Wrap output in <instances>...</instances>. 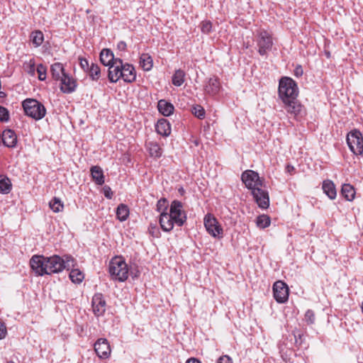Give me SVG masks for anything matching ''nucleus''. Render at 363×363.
<instances>
[{
  "instance_id": "nucleus-1",
  "label": "nucleus",
  "mask_w": 363,
  "mask_h": 363,
  "mask_svg": "<svg viewBox=\"0 0 363 363\" xmlns=\"http://www.w3.org/2000/svg\"><path fill=\"white\" fill-rule=\"evenodd\" d=\"M278 94L288 113L293 115L296 120L302 118L306 113L304 107L298 101V86L294 80L288 77L280 79Z\"/></svg>"
},
{
  "instance_id": "nucleus-2",
  "label": "nucleus",
  "mask_w": 363,
  "mask_h": 363,
  "mask_svg": "<svg viewBox=\"0 0 363 363\" xmlns=\"http://www.w3.org/2000/svg\"><path fill=\"white\" fill-rule=\"evenodd\" d=\"M72 261L73 258L70 256H66L65 259H63L59 255H33L30 260V265L38 276H43L61 272L63 269L69 268V262Z\"/></svg>"
},
{
  "instance_id": "nucleus-3",
  "label": "nucleus",
  "mask_w": 363,
  "mask_h": 363,
  "mask_svg": "<svg viewBox=\"0 0 363 363\" xmlns=\"http://www.w3.org/2000/svg\"><path fill=\"white\" fill-rule=\"evenodd\" d=\"M186 212L183 210V204L178 200H174L167 213L160 215L159 223L161 228L165 232L171 231L174 224L182 227L186 221Z\"/></svg>"
},
{
  "instance_id": "nucleus-4",
  "label": "nucleus",
  "mask_w": 363,
  "mask_h": 363,
  "mask_svg": "<svg viewBox=\"0 0 363 363\" xmlns=\"http://www.w3.org/2000/svg\"><path fill=\"white\" fill-rule=\"evenodd\" d=\"M22 107L25 115L35 121L43 118L47 113L45 106L35 99H26L22 101Z\"/></svg>"
},
{
  "instance_id": "nucleus-5",
  "label": "nucleus",
  "mask_w": 363,
  "mask_h": 363,
  "mask_svg": "<svg viewBox=\"0 0 363 363\" xmlns=\"http://www.w3.org/2000/svg\"><path fill=\"white\" fill-rule=\"evenodd\" d=\"M108 272L112 279L120 282L125 281L128 277V265L120 257L111 259L108 264Z\"/></svg>"
},
{
  "instance_id": "nucleus-6",
  "label": "nucleus",
  "mask_w": 363,
  "mask_h": 363,
  "mask_svg": "<svg viewBox=\"0 0 363 363\" xmlns=\"http://www.w3.org/2000/svg\"><path fill=\"white\" fill-rule=\"evenodd\" d=\"M255 41L258 48V53L264 56L267 55L273 46V40L272 35L264 29H259L257 31Z\"/></svg>"
},
{
  "instance_id": "nucleus-7",
  "label": "nucleus",
  "mask_w": 363,
  "mask_h": 363,
  "mask_svg": "<svg viewBox=\"0 0 363 363\" xmlns=\"http://www.w3.org/2000/svg\"><path fill=\"white\" fill-rule=\"evenodd\" d=\"M347 144L350 151L356 155L363 153V136L361 132L354 129L349 132L346 138Z\"/></svg>"
},
{
  "instance_id": "nucleus-8",
  "label": "nucleus",
  "mask_w": 363,
  "mask_h": 363,
  "mask_svg": "<svg viewBox=\"0 0 363 363\" xmlns=\"http://www.w3.org/2000/svg\"><path fill=\"white\" fill-rule=\"evenodd\" d=\"M203 223L206 231L215 238H220L223 235V230L217 218L211 213H207L203 218Z\"/></svg>"
},
{
  "instance_id": "nucleus-9",
  "label": "nucleus",
  "mask_w": 363,
  "mask_h": 363,
  "mask_svg": "<svg viewBox=\"0 0 363 363\" xmlns=\"http://www.w3.org/2000/svg\"><path fill=\"white\" fill-rule=\"evenodd\" d=\"M241 179L245 186L252 190V192L255 188L262 187L263 185V182L261 180L259 174L253 170L243 172L241 175Z\"/></svg>"
},
{
  "instance_id": "nucleus-10",
  "label": "nucleus",
  "mask_w": 363,
  "mask_h": 363,
  "mask_svg": "<svg viewBox=\"0 0 363 363\" xmlns=\"http://www.w3.org/2000/svg\"><path fill=\"white\" fill-rule=\"evenodd\" d=\"M273 295L274 299L280 303H284L289 298V287L282 281H277L273 285Z\"/></svg>"
},
{
  "instance_id": "nucleus-11",
  "label": "nucleus",
  "mask_w": 363,
  "mask_h": 363,
  "mask_svg": "<svg viewBox=\"0 0 363 363\" xmlns=\"http://www.w3.org/2000/svg\"><path fill=\"white\" fill-rule=\"evenodd\" d=\"M92 311L95 316H103L106 310V301L101 293L95 294L91 300Z\"/></svg>"
},
{
  "instance_id": "nucleus-12",
  "label": "nucleus",
  "mask_w": 363,
  "mask_h": 363,
  "mask_svg": "<svg viewBox=\"0 0 363 363\" xmlns=\"http://www.w3.org/2000/svg\"><path fill=\"white\" fill-rule=\"evenodd\" d=\"M116 62L108 65V78L112 83L117 82L121 78L123 79V60L116 58Z\"/></svg>"
},
{
  "instance_id": "nucleus-13",
  "label": "nucleus",
  "mask_w": 363,
  "mask_h": 363,
  "mask_svg": "<svg viewBox=\"0 0 363 363\" xmlns=\"http://www.w3.org/2000/svg\"><path fill=\"white\" fill-rule=\"evenodd\" d=\"M252 194L259 208L265 209L269 207V198L267 191L263 190L261 187L255 188Z\"/></svg>"
},
{
  "instance_id": "nucleus-14",
  "label": "nucleus",
  "mask_w": 363,
  "mask_h": 363,
  "mask_svg": "<svg viewBox=\"0 0 363 363\" xmlns=\"http://www.w3.org/2000/svg\"><path fill=\"white\" fill-rule=\"evenodd\" d=\"M94 350L99 358H108L111 354V348L108 340L105 338L99 339L94 344Z\"/></svg>"
},
{
  "instance_id": "nucleus-15",
  "label": "nucleus",
  "mask_w": 363,
  "mask_h": 363,
  "mask_svg": "<svg viewBox=\"0 0 363 363\" xmlns=\"http://www.w3.org/2000/svg\"><path fill=\"white\" fill-rule=\"evenodd\" d=\"M61 82L60 90L65 94L74 92L77 87L76 81L69 74H66L60 80Z\"/></svg>"
},
{
  "instance_id": "nucleus-16",
  "label": "nucleus",
  "mask_w": 363,
  "mask_h": 363,
  "mask_svg": "<svg viewBox=\"0 0 363 363\" xmlns=\"http://www.w3.org/2000/svg\"><path fill=\"white\" fill-rule=\"evenodd\" d=\"M3 144L10 148H13L17 144V135L14 130L11 129H6L1 135Z\"/></svg>"
},
{
  "instance_id": "nucleus-17",
  "label": "nucleus",
  "mask_w": 363,
  "mask_h": 363,
  "mask_svg": "<svg viewBox=\"0 0 363 363\" xmlns=\"http://www.w3.org/2000/svg\"><path fill=\"white\" fill-rule=\"evenodd\" d=\"M220 89V84L217 77H213L208 79L205 86V92L211 96L217 94Z\"/></svg>"
},
{
  "instance_id": "nucleus-18",
  "label": "nucleus",
  "mask_w": 363,
  "mask_h": 363,
  "mask_svg": "<svg viewBox=\"0 0 363 363\" xmlns=\"http://www.w3.org/2000/svg\"><path fill=\"white\" fill-rule=\"evenodd\" d=\"M136 72L135 67L128 63H123V79L127 83H132L135 81Z\"/></svg>"
},
{
  "instance_id": "nucleus-19",
  "label": "nucleus",
  "mask_w": 363,
  "mask_h": 363,
  "mask_svg": "<svg viewBox=\"0 0 363 363\" xmlns=\"http://www.w3.org/2000/svg\"><path fill=\"white\" fill-rule=\"evenodd\" d=\"M155 130L158 134L167 137L171 133L170 123L167 119L161 118L156 123Z\"/></svg>"
},
{
  "instance_id": "nucleus-20",
  "label": "nucleus",
  "mask_w": 363,
  "mask_h": 363,
  "mask_svg": "<svg viewBox=\"0 0 363 363\" xmlns=\"http://www.w3.org/2000/svg\"><path fill=\"white\" fill-rule=\"evenodd\" d=\"M157 108L159 112L164 116H169L174 111L173 104L164 99H161L158 101Z\"/></svg>"
},
{
  "instance_id": "nucleus-21",
  "label": "nucleus",
  "mask_w": 363,
  "mask_h": 363,
  "mask_svg": "<svg viewBox=\"0 0 363 363\" xmlns=\"http://www.w3.org/2000/svg\"><path fill=\"white\" fill-rule=\"evenodd\" d=\"M116 58L114 57L113 52L110 49H103L100 53V61L104 66H108L116 63Z\"/></svg>"
},
{
  "instance_id": "nucleus-22",
  "label": "nucleus",
  "mask_w": 363,
  "mask_h": 363,
  "mask_svg": "<svg viewBox=\"0 0 363 363\" xmlns=\"http://www.w3.org/2000/svg\"><path fill=\"white\" fill-rule=\"evenodd\" d=\"M91 175L93 181L97 185H102L104 184V175L103 169L99 166H93L90 169Z\"/></svg>"
},
{
  "instance_id": "nucleus-23",
  "label": "nucleus",
  "mask_w": 363,
  "mask_h": 363,
  "mask_svg": "<svg viewBox=\"0 0 363 363\" xmlns=\"http://www.w3.org/2000/svg\"><path fill=\"white\" fill-rule=\"evenodd\" d=\"M323 192L330 199H335L336 198L337 191L334 183L330 180H324L322 185Z\"/></svg>"
},
{
  "instance_id": "nucleus-24",
  "label": "nucleus",
  "mask_w": 363,
  "mask_h": 363,
  "mask_svg": "<svg viewBox=\"0 0 363 363\" xmlns=\"http://www.w3.org/2000/svg\"><path fill=\"white\" fill-rule=\"evenodd\" d=\"M52 77L55 80H60L67 73L65 72L63 65L60 62H55L50 67Z\"/></svg>"
},
{
  "instance_id": "nucleus-25",
  "label": "nucleus",
  "mask_w": 363,
  "mask_h": 363,
  "mask_svg": "<svg viewBox=\"0 0 363 363\" xmlns=\"http://www.w3.org/2000/svg\"><path fill=\"white\" fill-rule=\"evenodd\" d=\"M146 147L150 155L152 157L159 158L162 156V150L160 145L155 142L147 143Z\"/></svg>"
},
{
  "instance_id": "nucleus-26",
  "label": "nucleus",
  "mask_w": 363,
  "mask_h": 363,
  "mask_svg": "<svg viewBox=\"0 0 363 363\" xmlns=\"http://www.w3.org/2000/svg\"><path fill=\"white\" fill-rule=\"evenodd\" d=\"M341 194L347 201H352L355 197V190L350 184H344L342 186Z\"/></svg>"
},
{
  "instance_id": "nucleus-27",
  "label": "nucleus",
  "mask_w": 363,
  "mask_h": 363,
  "mask_svg": "<svg viewBox=\"0 0 363 363\" xmlns=\"http://www.w3.org/2000/svg\"><path fill=\"white\" fill-rule=\"evenodd\" d=\"M140 65L144 71H150L153 65L151 56L147 53H143L140 57Z\"/></svg>"
},
{
  "instance_id": "nucleus-28",
  "label": "nucleus",
  "mask_w": 363,
  "mask_h": 363,
  "mask_svg": "<svg viewBox=\"0 0 363 363\" xmlns=\"http://www.w3.org/2000/svg\"><path fill=\"white\" fill-rule=\"evenodd\" d=\"M12 189V184L10 179L7 177L0 176V193L8 194Z\"/></svg>"
},
{
  "instance_id": "nucleus-29",
  "label": "nucleus",
  "mask_w": 363,
  "mask_h": 363,
  "mask_svg": "<svg viewBox=\"0 0 363 363\" xmlns=\"http://www.w3.org/2000/svg\"><path fill=\"white\" fill-rule=\"evenodd\" d=\"M30 40L35 48L42 45L44 41V35L41 30H35L30 33Z\"/></svg>"
},
{
  "instance_id": "nucleus-30",
  "label": "nucleus",
  "mask_w": 363,
  "mask_h": 363,
  "mask_svg": "<svg viewBox=\"0 0 363 363\" xmlns=\"http://www.w3.org/2000/svg\"><path fill=\"white\" fill-rule=\"evenodd\" d=\"M128 216H129L128 207L123 203L119 204L116 209L117 218L120 221H125L128 218Z\"/></svg>"
},
{
  "instance_id": "nucleus-31",
  "label": "nucleus",
  "mask_w": 363,
  "mask_h": 363,
  "mask_svg": "<svg viewBox=\"0 0 363 363\" xmlns=\"http://www.w3.org/2000/svg\"><path fill=\"white\" fill-rule=\"evenodd\" d=\"M185 72L182 69L175 71L172 76V84L176 86H180L184 82Z\"/></svg>"
},
{
  "instance_id": "nucleus-32",
  "label": "nucleus",
  "mask_w": 363,
  "mask_h": 363,
  "mask_svg": "<svg viewBox=\"0 0 363 363\" xmlns=\"http://www.w3.org/2000/svg\"><path fill=\"white\" fill-rule=\"evenodd\" d=\"M50 208L55 213L62 211L64 208L63 203L59 198L54 197L49 203Z\"/></svg>"
},
{
  "instance_id": "nucleus-33",
  "label": "nucleus",
  "mask_w": 363,
  "mask_h": 363,
  "mask_svg": "<svg viewBox=\"0 0 363 363\" xmlns=\"http://www.w3.org/2000/svg\"><path fill=\"white\" fill-rule=\"evenodd\" d=\"M92 80H98L101 76V70L98 65L91 63L87 72Z\"/></svg>"
},
{
  "instance_id": "nucleus-34",
  "label": "nucleus",
  "mask_w": 363,
  "mask_h": 363,
  "mask_svg": "<svg viewBox=\"0 0 363 363\" xmlns=\"http://www.w3.org/2000/svg\"><path fill=\"white\" fill-rule=\"evenodd\" d=\"M271 223L269 216L262 214L259 216L256 220V224L259 228H265L268 227Z\"/></svg>"
},
{
  "instance_id": "nucleus-35",
  "label": "nucleus",
  "mask_w": 363,
  "mask_h": 363,
  "mask_svg": "<svg viewBox=\"0 0 363 363\" xmlns=\"http://www.w3.org/2000/svg\"><path fill=\"white\" fill-rule=\"evenodd\" d=\"M69 278L72 282L79 284L84 279V274L78 269H74L69 272Z\"/></svg>"
},
{
  "instance_id": "nucleus-36",
  "label": "nucleus",
  "mask_w": 363,
  "mask_h": 363,
  "mask_svg": "<svg viewBox=\"0 0 363 363\" xmlns=\"http://www.w3.org/2000/svg\"><path fill=\"white\" fill-rule=\"evenodd\" d=\"M156 210L160 214L168 213V201L165 198H161L159 199L156 204Z\"/></svg>"
},
{
  "instance_id": "nucleus-37",
  "label": "nucleus",
  "mask_w": 363,
  "mask_h": 363,
  "mask_svg": "<svg viewBox=\"0 0 363 363\" xmlns=\"http://www.w3.org/2000/svg\"><path fill=\"white\" fill-rule=\"evenodd\" d=\"M191 113L199 119H203L205 117V110L201 105H195L192 107Z\"/></svg>"
},
{
  "instance_id": "nucleus-38",
  "label": "nucleus",
  "mask_w": 363,
  "mask_h": 363,
  "mask_svg": "<svg viewBox=\"0 0 363 363\" xmlns=\"http://www.w3.org/2000/svg\"><path fill=\"white\" fill-rule=\"evenodd\" d=\"M201 30L204 34H210L213 30V25L210 21H203L200 24Z\"/></svg>"
},
{
  "instance_id": "nucleus-39",
  "label": "nucleus",
  "mask_w": 363,
  "mask_h": 363,
  "mask_svg": "<svg viewBox=\"0 0 363 363\" xmlns=\"http://www.w3.org/2000/svg\"><path fill=\"white\" fill-rule=\"evenodd\" d=\"M36 71L38 74V79L40 81H45L47 77V67L43 64H39Z\"/></svg>"
},
{
  "instance_id": "nucleus-40",
  "label": "nucleus",
  "mask_w": 363,
  "mask_h": 363,
  "mask_svg": "<svg viewBox=\"0 0 363 363\" xmlns=\"http://www.w3.org/2000/svg\"><path fill=\"white\" fill-rule=\"evenodd\" d=\"M10 119V114L9 110L0 106V121L1 122H8Z\"/></svg>"
},
{
  "instance_id": "nucleus-41",
  "label": "nucleus",
  "mask_w": 363,
  "mask_h": 363,
  "mask_svg": "<svg viewBox=\"0 0 363 363\" xmlns=\"http://www.w3.org/2000/svg\"><path fill=\"white\" fill-rule=\"evenodd\" d=\"M305 320L308 324H313L315 322V314L312 310L308 309L305 313Z\"/></svg>"
},
{
  "instance_id": "nucleus-42",
  "label": "nucleus",
  "mask_w": 363,
  "mask_h": 363,
  "mask_svg": "<svg viewBox=\"0 0 363 363\" xmlns=\"http://www.w3.org/2000/svg\"><path fill=\"white\" fill-rule=\"evenodd\" d=\"M79 65L81 68L86 72L90 67L88 60L82 57H79Z\"/></svg>"
},
{
  "instance_id": "nucleus-43",
  "label": "nucleus",
  "mask_w": 363,
  "mask_h": 363,
  "mask_svg": "<svg viewBox=\"0 0 363 363\" xmlns=\"http://www.w3.org/2000/svg\"><path fill=\"white\" fill-rule=\"evenodd\" d=\"M103 192H104V196L106 199H112L113 194V191H112L111 189L110 188V186H104L103 187Z\"/></svg>"
},
{
  "instance_id": "nucleus-44",
  "label": "nucleus",
  "mask_w": 363,
  "mask_h": 363,
  "mask_svg": "<svg viewBox=\"0 0 363 363\" xmlns=\"http://www.w3.org/2000/svg\"><path fill=\"white\" fill-rule=\"evenodd\" d=\"M217 363H233V360L229 356L223 355L218 358Z\"/></svg>"
},
{
  "instance_id": "nucleus-45",
  "label": "nucleus",
  "mask_w": 363,
  "mask_h": 363,
  "mask_svg": "<svg viewBox=\"0 0 363 363\" xmlns=\"http://www.w3.org/2000/svg\"><path fill=\"white\" fill-rule=\"evenodd\" d=\"M28 74L33 76L35 75V62L33 60H30V65L28 69Z\"/></svg>"
},
{
  "instance_id": "nucleus-46",
  "label": "nucleus",
  "mask_w": 363,
  "mask_h": 363,
  "mask_svg": "<svg viewBox=\"0 0 363 363\" xmlns=\"http://www.w3.org/2000/svg\"><path fill=\"white\" fill-rule=\"evenodd\" d=\"M6 334V328L2 321L0 320V340L3 339Z\"/></svg>"
},
{
  "instance_id": "nucleus-47",
  "label": "nucleus",
  "mask_w": 363,
  "mask_h": 363,
  "mask_svg": "<svg viewBox=\"0 0 363 363\" xmlns=\"http://www.w3.org/2000/svg\"><path fill=\"white\" fill-rule=\"evenodd\" d=\"M303 72L302 67L301 65L296 66V67L294 69L295 76L297 77H301L303 75Z\"/></svg>"
},
{
  "instance_id": "nucleus-48",
  "label": "nucleus",
  "mask_w": 363,
  "mask_h": 363,
  "mask_svg": "<svg viewBox=\"0 0 363 363\" xmlns=\"http://www.w3.org/2000/svg\"><path fill=\"white\" fill-rule=\"evenodd\" d=\"M127 45L125 42L121 40L119 41L117 44V48L121 51H125L126 50Z\"/></svg>"
},
{
  "instance_id": "nucleus-49",
  "label": "nucleus",
  "mask_w": 363,
  "mask_h": 363,
  "mask_svg": "<svg viewBox=\"0 0 363 363\" xmlns=\"http://www.w3.org/2000/svg\"><path fill=\"white\" fill-rule=\"evenodd\" d=\"M286 171L289 174H293L295 171V168L294 166L291 164H287L286 167Z\"/></svg>"
},
{
  "instance_id": "nucleus-50",
  "label": "nucleus",
  "mask_w": 363,
  "mask_h": 363,
  "mask_svg": "<svg viewBox=\"0 0 363 363\" xmlns=\"http://www.w3.org/2000/svg\"><path fill=\"white\" fill-rule=\"evenodd\" d=\"M186 363H201V362L196 358H190L186 362Z\"/></svg>"
},
{
  "instance_id": "nucleus-51",
  "label": "nucleus",
  "mask_w": 363,
  "mask_h": 363,
  "mask_svg": "<svg viewBox=\"0 0 363 363\" xmlns=\"http://www.w3.org/2000/svg\"><path fill=\"white\" fill-rule=\"evenodd\" d=\"M6 93H5V92H4V91H0V97H1V98H4V97H6Z\"/></svg>"
},
{
  "instance_id": "nucleus-52",
  "label": "nucleus",
  "mask_w": 363,
  "mask_h": 363,
  "mask_svg": "<svg viewBox=\"0 0 363 363\" xmlns=\"http://www.w3.org/2000/svg\"><path fill=\"white\" fill-rule=\"evenodd\" d=\"M326 56H327L328 57H330V53H329V52L326 53Z\"/></svg>"
},
{
  "instance_id": "nucleus-53",
  "label": "nucleus",
  "mask_w": 363,
  "mask_h": 363,
  "mask_svg": "<svg viewBox=\"0 0 363 363\" xmlns=\"http://www.w3.org/2000/svg\"><path fill=\"white\" fill-rule=\"evenodd\" d=\"M152 228L157 230V227L155 225L154 227H152Z\"/></svg>"
},
{
  "instance_id": "nucleus-54",
  "label": "nucleus",
  "mask_w": 363,
  "mask_h": 363,
  "mask_svg": "<svg viewBox=\"0 0 363 363\" xmlns=\"http://www.w3.org/2000/svg\"><path fill=\"white\" fill-rule=\"evenodd\" d=\"M71 262L72 263V262H73V261H72V262ZM69 265H70V266H73V264H69Z\"/></svg>"
}]
</instances>
